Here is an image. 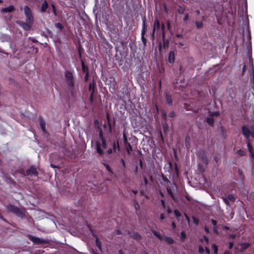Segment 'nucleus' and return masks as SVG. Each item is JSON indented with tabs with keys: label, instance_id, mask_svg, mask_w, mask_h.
<instances>
[{
	"label": "nucleus",
	"instance_id": "f257e3e1",
	"mask_svg": "<svg viewBox=\"0 0 254 254\" xmlns=\"http://www.w3.org/2000/svg\"><path fill=\"white\" fill-rule=\"evenodd\" d=\"M8 211L11 212L19 217H23L25 215V210L23 208H18L9 204L6 206Z\"/></svg>",
	"mask_w": 254,
	"mask_h": 254
},
{
	"label": "nucleus",
	"instance_id": "f03ea898",
	"mask_svg": "<svg viewBox=\"0 0 254 254\" xmlns=\"http://www.w3.org/2000/svg\"><path fill=\"white\" fill-rule=\"evenodd\" d=\"M65 80L67 85L71 88L72 90L74 89V79L73 74L71 72L66 71L65 72Z\"/></svg>",
	"mask_w": 254,
	"mask_h": 254
},
{
	"label": "nucleus",
	"instance_id": "7ed1b4c3",
	"mask_svg": "<svg viewBox=\"0 0 254 254\" xmlns=\"http://www.w3.org/2000/svg\"><path fill=\"white\" fill-rule=\"evenodd\" d=\"M24 12L26 16V22L33 23L34 22V17L30 8L27 5L25 6L24 7Z\"/></svg>",
	"mask_w": 254,
	"mask_h": 254
},
{
	"label": "nucleus",
	"instance_id": "20e7f679",
	"mask_svg": "<svg viewBox=\"0 0 254 254\" xmlns=\"http://www.w3.org/2000/svg\"><path fill=\"white\" fill-rule=\"evenodd\" d=\"M106 141H97L96 142V151L100 155H102L103 153V150L106 148Z\"/></svg>",
	"mask_w": 254,
	"mask_h": 254
},
{
	"label": "nucleus",
	"instance_id": "39448f33",
	"mask_svg": "<svg viewBox=\"0 0 254 254\" xmlns=\"http://www.w3.org/2000/svg\"><path fill=\"white\" fill-rule=\"evenodd\" d=\"M18 24L22 27L25 30H29L31 29V25L33 23H30L29 22H24L22 21H19L17 22Z\"/></svg>",
	"mask_w": 254,
	"mask_h": 254
},
{
	"label": "nucleus",
	"instance_id": "423d86ee",
	"mask_svg": "<svg viewBox=\"0 0 254 254\" xmlns=\"http://www.w3.org/2000/svg\"><path fill=\"white\" fill-rule=\"evenodd\" d=\"M30 240L34 243L37 244H47L48 243V241L47 240L40 239L36 237H32Z\"/></svg>",
	"mask_w": 254,
	"mask_h": 254
},
{
	"label": "nucleus",
	"instance_id": "0eeeda50",
	"mask_svg": "<svg viewBox=\"0 0 254 254\" xmlns=\"http://www.w3.org/2000/svg\"><path fill=\"white\" fill-rule=\"evenodd\" d=\"M242 131L243 135L246 138H248L251 136V132L252 131V127L249 128L245 126H244L242 127Z\"/></svg>",
	"mask_w": 254,
	"mask_h": 254
},
{
	"label": "nucleus",
	"instance_id": "6e6552de",
	"mask_svg": "<svg viewBox=\"0 0 254 254\" xmlns=\"http://www.w3.org/2000/svg\"><path fill=\"white\" fill-rule=\"evenodd\" d=\"M26 174L27 175H38V172L35 167L32 166L28 170H26Z\"/></svg>",
	"mask_w": 254,
	"mask_h": 254
},
{
	"label": "nucleus",
	"instance_id": "1a4fd4ad",
	"mask_svg": "<svg viewBox=\"0 0 254 254\" xmlns=\"http://www.w3.org/2000/svg\"><path fill=\"white\" fill-rule=\"evenodd\" d=\"M160 28V22L159 20L157 18L155 19L154 26L153 29V33L152 34V36L153 38L154 36V33L156 30H158Z\"/></svg>",
	"mask_w": 254,
	"mask_h": 254
},
{
	"label": "nucleus",
	"instance_id": "9d476101",
	"mask_svg": "<svg viewBox=\"0 0 254 254\" xmlns=\"http://www.w3.org/2000/svg\"><path fill=\"white\" fill-rule=\"evenodd\" d=\"M15 10V8L13 5H10L7 7L2 8L0 10L1 13L11 12Z\"/></svg>",
	"mask_w": 254,
	"mask_h": 254
},
{
	"label": "nucleus",
	"instance_id": "9b49d317",
	"mask_svg": "<svg viewBox=\"0 0 254 254\" xmlns=\"http://www.w3.org/2000/svg\"><path fill=\"white\" fill-rule=\"evenodd\" d=\"M199 155L201 156V158H202V161L205 164H208V160L207 159V156L205 155V153L204 151H200L199 152Z\"/></svg>",
	"mask_w": 254,
	"mask_h": 254
},
{
	"label": "nucleus",
	"instance_id": "f8f14e48",
	"mask_svg": "<svg viewBox=\"0 0 254 254\" xmlns=\"http://www.w3.org/2000/svg\"><path fill=\"white\" fill-rule=\"evenodd\" d=\"M39 123L42 130L44 132H46V124L44 120L42 118L39 119Z\"/></svg>",
	"mask_w": 254,
	"mask_h": 254
},
{
	"label": "nucleus",
	"instance_id": "ddd939ff",
	"mask_svg": "<svg viewBox=\"0 0 254 254\" xmlns=\"http://www.w3.org/2000/svg\"><path fill=\"white\" fill-rule=\"evenodd\" d=\"M175 60V55L173 51H170L169 55V62L170 63H174Z\"/></svg>",
	"mask_w": 254,
	"mask_h": 254
},
{
	"label": "nucleus",
	"instance_id": "4468645a",
	"mask_svg": "<svg viewBox=\"0 0 254 254\" xmlns=\"http://www.w3.org/2000/svg\"><path fill=\"white\" fill-rule=\"evenodd\" d=\"M147 29L146 25L145 24V19H143V28L141 31V35H142V38L143 39V35H144L146 30Z\"/></svg>",
	"mask_w": 254,
	"mask_h": 254
},
{
	"label": "nucleus",
	"instance_id": "2eb2a0df",
	"mask_svg": "<svg viewBox=\"0 0 254 254\" xmlns=\"http://www.w3.org/2000/svg\"><path fill=\"white\" fill-rule=\"evenodd\" d=\"M48 7V4L47 1H45L42 4L41 6V11L42 12H44L46 11V10L47 9Z\"/></svg>",
	"mask_w": 254,
	"mask_h": 254
},
{
	"label": "nucleus",
	"instance_id": "dca6fc26",
	"mask_svg": "<svg viewBox=\"0 0 254 254\" xmlns=\"http://www.w3.org/2000/svg\"><path fill=\"white\" fill-rule=\"evenodd\" d=\"M163 238H164V241L167 243H168L169 244H173L174 243L173 239L171 237H170L164 236Z\"/></svg>",
	"mask_w": 254,
	"mask_h": 254
},
{
	"label": "nucleus",
	"instance_id": "f3484780",
	"mask_svg": "<svg viewBox=\"0 0 254 254\" xmlns=\"http://www.w3.org/2000/svg\"><path fill=\"white\" fill-rule=\"evenodd\" d=\"M113 149H114L115 152H116L117 150L118 151L120 150V146H119V144L118 141H117V142H116L115 141H114L113 142Z\"/></svg>",
	"mask_w": 254,
	"mask_h": 254
},
{
	"label": "nucleus",
	"instance_id": "a211bd4d",
	"mask_svg": "<svg viewBox=\"0 0 254 254\" xmlns=\"http://www.w3.org/2000/svg\"><path fill=\"white\" fill-rule=\"evenodd\" d=\"M125 145L126 146V150H127V154L128 155H130V153H131V152L132 151V147H131V146L130 145L129 143H127V144H126Z\"/></svg>",
	"mask_w": 254,
	"mask_h": 254
},
{
	"label": "nucleus",
	"instance_id": "6ab92c4d",
	"mask_svg": "<svg viewBox=\"0 0 254 254\" xmlns=\"http://www.w3.org/2000/svg\"><path fill=\"white\" fill-rule=\"evenodd\" d=\"M247 146H248V148L249 151V152H250V153L251 154V155L253 158H254V153L253 151V148H252V146L251 143L249 142H248Z\"/></svg>",
	"mask_w": 254,
	"mask_h": 254
},
{
	"label": "nucleus",
	"instance_id": "aec40b11",
	"mask_svg": "<svg viewBox=\"0 0 254 254\" xmlns=\"http://www.w3.org/2000/svg\"><path fill=\"white\" fill-rule=\"evenodd\" d=\"M95 242H96V245L97 247H98V248L99 249V250L102 252V245H101V243L100 241L98 238H97V239L95 241Z\"/></svg>",
	"mask_w": 254,
	"mask_h": 254
},
{
	"label": "nucleus",
	"instance_id": "412c9836",
	"mask_svg": "<svg viewBox=\"0 0 254 254\" xmlns=\"http://www.w3.org/2000/svg\"><path fill=\"white\" fill-rule=\"evenodd\" d=\"M207 122L209 125L213 126L214 125V120L212 117H208L207 118Z\"/></svg>",
	"mask_w": 254,
	"mask_h": 254
},
{
	"label": "nucleus",
	"instance_id": "4be33fe9",
	"mask_svg": "<svg viewBox=\"0 0 254 254\" xmlns=\"http://www.w3.org/2000/svg\"><path fill=\"white\" fill-rule=\"evenodd\" d=\"M152 233L155 236H156L160 240L163 239V237H162L157 231L153 230Z\"/></svg>",
	"mask_w": 254,
	"mask_h": 254
},
{
	"label": "nucleus",
	"instance_id": "5701e85b",
	"mask_svg": "<svg viewBox=\"0 0 254 254\" xmlns=\"http://www.w3.org/2000/svg\"><path fill=\"white\" fill-rule=\"evenodd\" d=\"M166 101H167V102L168 103V104H169L170 105L172 104V101L171 97L168 94L166 95Z\"/></svg>",
	"mask_w": 254,
	"mask_h": 254
},
{
	"label": "nucleus",
	"instance_id": "b1692460",
	"mask_svg": "<svg viewBox=\"0 0 254 254\" xmlns=\"http://www.w3.org/2000/svg\"><path fill=\"white\" fill-rule=\"evenodd\" d=\"M195 24L197 28H201L203 26L202 21H195Z\"/></svg>",
	"mask_w": 254,
	"mask_h": 254
},
{
	"label": "nucleus",
	"instance_id": "393cba45",
	"mask_svg": "<svg viewBox=\"0 0 254 254\" xmlns=\"http://www.w3.org/2000/svg\"><path fill=\"white\" fill-rule=\"evenodd\" d=\"M94 90V82L93 81L92 82H90L89 85V90L92 92V90Z\"/></svg>",
	"mask_w": 254,
	"mask_h": 254
},
{
	"label": "nucleus",
	"instance_id": "a878e982",
	"mask_svg": "<svg viewBox=\"0 0 254 254\" xmlns=\"http://www.w3.org/2000/svg\"><path fill=\"white\" fill-rule=\"evenodd\" d=\"M212 248L214 251V254H217L218 247L217 245L215 244H213L212 246Z\"/></svg>",
	"mask_w": 254,
	"mask_h": 254
},
{
	"label": "nucleus",
	"instance_id": "bb28decb",
	"mask_svg": "<svg viewBox=\"0 0 254 254\" xmlns=\"http://www.w3.org/2000/svg\"><path fill=\"white\" fill-rule=\"evenodd\" d=\"M186 237V235L185 232L184 231H182L181 233V241H184V240H185Z\"/></svg>",
	"mask_w": 254,
	"mask_h": 254
},
{
	"label": "nucleus",
	"instance_id": "cd10ccee",
	"mask_svg": "<svg viewBox=\"0 0 254 254\" xmlns=\"http://www.w3.org/2000/svg\"><path fill=\"white\" fill-rule=\"evenodd\" d=\"M237 153L241 156H245L246 154V152L241 149H239L237 151Z\"/></svg>",
	"mask_w": 254,
	"mask_h": 254
},
{
	"label": "nucleus",
	"instance_id": "c85d7f7f",
	"mask_svg": "<svg viewBox=\"0 0 254 254\" xmlns=\"http://www.w3.org/2000/svg\"><path fill=\"white\" fill-rule=\"evenodd\" d=\"M93 95H94V90H92V92H91L90 97H89V100L90 102V103H92L93 101Z\"/></svg>",
	"mask_w": 254,
	"mask_h": 254
},
{
	"label": "nucleus",
	"instance_id": "c756f323",
	"mask_svg": "<svg viewBox=\"0 0 254 254\" xmlns=\"http://www.w3.org/2000/svg\"><path fill=\"white\" fill-rule=\"evenodd\" d=\"M132 237L133 239H135L136 240L139 239L140 238V236L138 233L134 234L133 235H132Z\"/></svg>",
	"mask_w": 254,
	"mask_h": 254
},
{
	"label": "nucleus",
	"instance_id": "7c9ffc66",
	"mask_svg": "<svg viewBox=\"0 0 254 254\" xmlns=\"http://www.w3.org/2000/svg\"><path fill=\"white\" fill-rule=\"evenodd\" d=\"M228 198L231 201L234 202L235 200V197L232 194L229 195Z\"/></svg>",
	"mask_w": 254,
	"mask_h": 254
},
{
	"label": "nucleus",
	"instance_id": "2f4dec72",
	"mask_svg": "<svg viewBox=\"0 0 254 254\" xmlns=\"http://www.w3.org/2000/svg\"><path fill=\"white\" fill-rule=\"evenodd\" d=\"M99 135L102 141H103V140H105V138L103 137L102 130L101 129L100 130Z\"/></svg>",
	"mask_w": 254,
	"mask_h": 254
},
{
	"label": "nucleus",
	"instance_id": "473e14b6",
	"mask_svg": "<svg viewBox=\"0 0 254 254\" xmlns=\"http://www.w3.org/2000/svg\"><path fill=\"white\" fill-rule=\"evenodd\" d=\"M161 29L162 32V37H165V25L164 23H162L161 25Z\"/></svg>",
	"mask_w": 254,
	"mask_h": 254
},
{
	"label": "nucleus",
	"instance_id": "72a5a7b5",
	"mask_svg": "<svg viewBox=\"0 0 254 254\" xmlns=\"http://www.w3.org/2000/svg\"><path fill=\"white\" fill-rule=\"evenodd\" d=\"M174 214L177 218L179 217L181 215L180 212L178 210H174Z\"/></svg>",
	"mask_w": 254,
	"mask_h": 254
},
{
	"label": "nucleus",
	"instance_id": "f704fd0d",
	"mask_svg": "<svg viewBox=\"0 0 254 254\" xmlns=\"http://www.w3.org/2000/svg\"><path fill=\"white\" fill-rule=\"evenodd\" d=\"M192 220L194 222V223L196 225H198L199 223V220L197 218L195 217H192Z\"/></svg>",
	"mask_w": 254,
	"mask_h": 254
},
{
	"label": "nucleus",
	"instance_id": "c9c22d12",
	"mask_svg": "<svg viewBox=\"0 0 254 254\" xmlns=\"http://www.w3.org/2000/svg\"><path fill=\"white\" fill-rule=\"evenodd\" d=\"M123 138H124V142L125 144L128 143V142H127V137L125 132L123 133Z\"/></svg>",
	"mask_w": 254,
	"mask_h": 254
},
{
	"label": "nucleus",
	"instance_id": "e433bc0d",
	"mask_svg": "<svg viewBox=\"0 0 254 254\" xmlns=\"http://www.w3.org/2000/svg\"><path fill=\"white\" fill-rule=\"evenodd\" d=\"M55 26L57 28L60 29H62L63 28V26L60 23H57Z\"/></svg>",
	"mask_w": 254,
	"mask_h": 254
},
{
	"label": "nucleus",
	"instance_id": "4c0bfd02",
	"mask_svg": "<svg viewBox=\"0 0 254 254\" xmlns=\"http://www.w3.org/2000/svg\"><path fill=\"white\" fill-rule=\"evenodd\" d=\"M204 249L202 246H199L198 248V252L200 254L203 253Z\"/></svg>",
	"mask_w": 254,
	"mask_h": 254
},
{
	"label": "nucleus",
	"instance_id": "58836bf2",
	"mask_svg": "<svg viewBox=\"0 0 254 254\" xmlns=\"http://www.w3.org/2000/svg\"><path fill=\"white\" fill-rule=\"evenodd\" d=\"M223 201L226 203L227 205H230V203L229 200L225 197H223Z\"/></svg>",
	"mask_w": 254,
	"mask_h": 254
},
{
	"label": "nucleus",
	"instance_id": "ea45409f",
	"mask_svg": "<svg viewBox=\"0 0 254 254\" xmlns=\"http://www.w3.org/2000/svg\"><path fill=\"white\" fill-rule=\"evenodd\" d=\"M211 222H212V224L213 226V227H216L217 226V221L214 219H212L211 220Z\"/></svg>",
	"mask_w": 254,
	"mask_h": 254
},
{
	"label": "nucleus",
	"instance_id": "a19ab883",
	"mask_svg": "<svg viewBox=\"0 0 254 254\" xmlns=\"http://www.w3.org/2000/svg\"><path fill=\"white\" fill-rule=\"evenodd\" d=\"M179 13H183L184 12V9L183 7H180L178 10Z\"/></svg>",
	"mask_w": 254,
	"mask_h": 254
},
{
	"label": "nucleus",
	"instance_id": "79ce46f5",
	"mask_svg": "<svg viewBox=\"0 0 254 254\" xmlns=\"http://www.w3.org/2000/svg\"><path fill=\"white\" fill-rule=\"evenodd\" d=\"M251 136L254 138V128L252 127V131L251 132Z\"/></svg>",
	"mask_w": 254,
	"mask_h": 254
},
{
	"label": "nucleus",
	"instance_id": "37998d69",
	"mask_svg": "<svg viewBox=\"0 0 254 254\" xmlns=\"http://www.w3.org/2000/svg\"><path fill=\"white\" fill-rule=\"evenodd\" d=\"M169 116L170 117L173 118L175 116V114L174 112L172 111L169 113Z\"/></svg>",
	"mask_w": 254,
	"mask_h": 254
},
{
	"label": "nucleus",
	"instance_id": "c03bdc74",
	"mask_svg": "<svg viewBox=\"0 0 254 254\" xmlns=\"http://www.w3.org/2000/svg\"><path fill=\"white\" fill-rule=\"evenodd\" d=\"M189 14H188V13H187V14L185 15V17H184V20L185 21H187V20L189 19Z\"/></svg>",
	"mask_w": 254,
	"mask_h": 254
},
{
	"label": "nucleus",
	"instance_id": "a18cd8bd",
	"mask_svg": "<svg viewBox=\"0 0 254 254\" xmlns=\"http://www.w3.org/2000/svg\"><path fill=\"white\" fill-rule=\"evenodd\" d=\"M82 67L83 71H85V70L87 69V67L85 66L83 62H82Z\"/></svg>",
	"mask_w": 254,
	"mask_h": 254
},
{
	"label": "nucleus",
	"instance_id": "49530a36",
	"mask_svg": "<svg viewBox=\"0 0 254 254\" xmlns=\"http://www.w3.org/2000/svg\"><path fill=\"white\" fill-rule=\"evenodd\" d=\"M121 161L122 163L123 167L125 168L126 167V163L124 160L123 159H121Z\"/></svg>",
	"mask_w": 254,
	"mask_h": 254
},
{
	"label": "nucleus",
	"instance_id": "de8ad7c7",
	"mask_svg": "<svg viewBox=\"0 0 254 254\" xmlns=\"http://www.w3.org/2000/svg\"><path fill=\"white\" fill-rule=\"evenodd\" d=\"M213 231L216 234H217L218 233V229H217V226L215 227H213Z\"/></svg>",
	"mask_w": 254,
	"mask_h": 254
},
{
	"label": "nucleus",
	"instance_id": "09e8293b",
	"mask_svg": "<svg viewBox=\"0 0 254 254\" xmlns=\"http://www.w3.org/2000/svg\"><path fill=\"white\" fill-rule=\"evenodd\" d=\"M106 169H107V170L109 172H111V169L110 168V166L109 165H106Z\"/></svg>",
	"mask_w": 254,
	"mask_h": 254
},
{
	"label": "nucleus",
	"instance_id": "8fccbe9b",
	"mask_svg": "<svg viewBox=\"0 0 254 254\" xmlns=\"http://www.w3.org/2000/svg\"><path fill=\"white\" fill-rule=\"evenodd\" d=\"M161 204H162V205L163 206V207H165V203L164 200H163V199H162V200H161Z\"/></svg>",
	"mask_w": 254,
	"mask_h": 254
},
{
	"label": "nucleus",
	"instance_id": "3c124183",
	"mask_svg": "<svg viewBox=\"0 0 254 254\" xmlns=\"http://www.w3.org/2000/svg\"><path fill=\"white\" fill-rule=\"evenodd\" d=\"M167 27L168 28V29H170V21H167Z\"/></svg>",
	"mask_w": 254,
	"mask_h": 254
},
{
	"label": "nucleus",
	"instance_id": "603ef678",
	"mask_svg": "<svg viewBox=\"0 0 254 254\" xmlns=\"http://www.w3.org/2000/svg\"><path fill=\"white\" fill-rule=\"evenodd\" d=\"M219 115V113L218 112H213L212 114V116H218Z\"/></svg>",
	"mask_w": 254,
	"mask_h": 254
},
{
	"label": "nucleus",
	"instance_id": "864d4df0",
	"mask_svg": "<svg viewBox=\"0 0 254 254\" xmlns=\"http://www.w3.org/2000/svg\"><path fill=\"white\" fill-rule=\"evenodd\" d=\"M205 251H206L207 254H210L209 249L207 247H205Z\"/></svg>",
	"mask_w": 254,
	"mask_h": 254
},
{
	"label": "nucleus",
	"instance_id": "5fc2aeb1",
	"mask_svg": "<svg viewBox=\"0 0 254 254\" xmlns=\"http://www.w3.org/2000/svg\"><path fill=\"white\" fill-rule=\"evenodd\" d=\"M52 7H53V12L55 13V12H56V8H55V5L54 4H52Z\"/></svg>",
	"mask_w": 254,
	"mask_h": 254
},
{
	"label": "nucleus",
	"instance_id": "6e6d98bb",
	"mask_svg": "<svg viewBox=\"0 0 254 254\" xmlns=\"http://www.w3.org/2000/svg\"><path fill=\"white\" fill-rule=\"evenodd\" d=\"M144 184L145 185H146L148 183V181L147 180V179L146 178V177H144Z\"/></svg>",
	"mask_w": 254,
	"mask_h": 254
},
{
	"label": "nucleus",
	"instance_id": "4d7b16f0",
	"mask_svg": "<svg viewBox=\"0 0 254 254\" xmlns=\"http://www.w3.org/2000/svg\"><path fill=\"white\" fill-rule=\"evenodd\" d=\"M112 152H113V150H112V149L110 148V149H108V153L109 154H111Z\"/></svg>",
	"mask_w": 254,
	"mask_h": 254
},
{
	"label": "nucleus",
	"instance_id": "13d9d810",
	"mask_svg": "<svg viewBox=\"0 0 254 254\" xmlns=\"http://www.w3.org/2000/svg\"><path fill=\"white\" fill-rule=\"evenodd\" d=\"M233 246V242H230L229 243V248L230 249H231Z\"/></svg>",
	"mask_w": 254,
	"mask_h": 254
},
{
	"label": "nucleus",
	"instance_id": "bf43d9fd",
	"mask_svg": "<svg viewBox=\"0 0 254 254\" xmlns=\"http://www.w3.org/2000/svg\"><path fill=\"white\" fill-rule=\"evenodd\" d=\"M185 217H186V219L188 220V221L189 222H190V218H189V217L186 214H185Z\"/></svg>",
	"mask_w": 254,
	"mask_h": 254
},
{
	"label": "nucleus",
	"instance_id": "052dcab7",
	"mask_svg": "<svg viewBox=\"0 0 254 254\" xmlns=\"http://www.w3.org/2000/svg\"><path fill=\"white\" fill-rule=\"evenodd\" d=\"M165 218V216H164V215L163 214H161L160 215V219L163 220Z\"/></svg>",
	"mask_w": 254,
	"mask_h": 254
},
{
	"label": "nucleus",
	"instance_id": "680f3d73",
	"mask_svg": "<svg viewBox=\"0 0 254 254\" xmlns=\"http://www.w3.org/2000/svg\"><path fill=\"white\" fill-rule=\"evenodd\" d=\"M204 229H205V231H206V233H208L209 232V229H208V228H207V227H205Z\"/></svg>",
	"mask_w": 254,
	"mask_h": 254
},
{
	"label": "nucleus",
	"instance_id": "e2e57ef3",
	"mask_svg": "<svg viewBox=\"0 0 254 254\" xmlns=\"http://www.w3.org/2000/svg\"><path fill=\"white\" fill-rule=\"evenodd\" d=\"M214 160L216 162H217L218 161V158L217 157L215 156L214 157Z\"/></svg>",
	"mask_w": 254,
	"mask_h": 254
},
{
	"label": "nucleus",
	"instance_id": "0e129e2a",
	"mask_svg": "<svg viewBox=\"0 0 254 254\" xmlns=\"http://www.w3.org/2000/svg\"><path fill=\"white\" fill-rule=\"evenodd\" d=\"M139 165H140V166L141 167H142V160H139Z\"/></svg>",
	"mask_w": 254,
	"mask_h": 254
},
{
	"label": "nucleus",
	"instance_id": "69168bd1",
	"mask_svg": "<svg viewBox=\"0 0 254 254\" xmlns=\"http://www.w3.org/2000/svg\"><path fill=\"white\" fill-rule=\"evenodd\" d=\"M178 45H179V47H180L183 46V45H184V44L181 42H179L178 43Z\"/></svg>",
	"mask_w": 254,
	"mask_h": 254
},
{
	"label": "nucleus",
	"instance_id": "338daca9",
	"mask_svg": "<svg viewBox=\"0 0 254 254\" xmlns=\"http://www.w3.org/2000/svg\"><path fill=\"white\" fill-rule=\"evenodd\" d=\"M88 73L86 74L85 76V80H87L88 79Z\"/></svg>",
	"mask_w": 254,
	"mask_h": 254
},
{
	"label": "nucleus",
	"instance_id": "774afa93",
	"mask_svg": "<svg viewBox=\"0 0 254 254\" xmlns=\"http://www.w3.org/2000/svg\"><path fill=\"white\" fill-rule=\"evenodd\" d=\"M223 254H230V253L228 251H226Z\"/></svg>",
	"mask_w": 254,
	"mask_h": 254
}]
</instances>
